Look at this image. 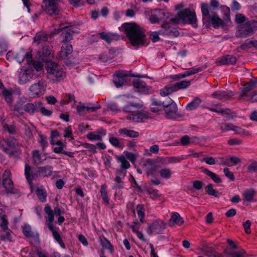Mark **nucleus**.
I'll use <instances>...</instances> for the list:
<instances>
[{
  "instance_id": "11",
  "label": "nucleus",
  "mask_w": 257,
  "mask_h": 257,
  "mask_svg": "<svg viewBox=\"0 0 257 257\" xmlns=\"http://www.w3.org/2000/svg\"><path fill=\"white\" fill-rule=\"evenodd\" d=\"M114 183L113 185V189H122L124 187V183L123 181L126 176L124 171H116L115 172Z\"/></svg>"
},
{
  "instance_id": "12",
  "label": "nucleus",
  "mask_w": 257,
  "mask_h": 257,
  "mask_svg": "<svg viewBox=\"0 0 257 257\" xmlns=\"http://www.w3.org/2000/svg\"><path fill=\"white\" fill-rule=\"evenodd\" d=\"M25 175L29 183H31L32 181L36 179L39 175V173L35 169L32 168L29 165L26 164L25 167Z\"/></svg>"
},
{
  "instance_id": "25",
  "label": "nucleus",
  "mask_w": 257,
  "mask_h": 257,
  "mask_svg": "<svg viewBox=\"0 0 257 257\" xmlns=\"http://www.w3.org/2000/svg\"><path fill=\"white\" fill-rule=\"evenodd\" d=\"M25 104L24 102L20 100L16 102L14 106L13 111L16 115H22L25 112Z\"/></svg>"
},
{
  "instance_id": "55",
  "label": "nucleus",
  "mask_w": 257,
  "mask_h": 257,
  "mask_svg": "<svg viewBox=\"0 0 257 257\" xmlns=\"http://www.w3.org/2000/svg\"><path fill=\"white\" fill-rule=\"evenodd\" d=\"M109 142L113 146L118 148H122L123 146L122 144L119 140L115 137H111L109 138Z\"/></svg>"
},
{
  "instance_id": "2",
  "label": "nucleus",
  "mask_w": 257,
  "mask_h": 257,
  "mask_svg": "<svg viewBox=\"0 0 257 257\" xmlns=\"http://www.w3.org/2000/svg\"><path fill=\"white\" fill-rule=\"evenodd\" d=\"M0 148L10 156H16L20 153L19 142L14 137H10L0 141Z\"/></svg>"
},
{
  "instance_id": "62",
  "label": "nucleus",
  "mask_w": 257,
  "mask_h": 257,
  "mask_svg": "<svg viewBox=\"0 0 257 257\" xmlns=\"http://www.w3.org/2000/svg\"><path fill=\"white\" fill-rule=\"evenodd\" d=\"M86 137L90 141L101 140V137L99 135H96L95 132H90L87 135Z\"/></svg>"
},
{
  "instance_id": "30",
  "label": "nucleus",
  "mask_w": 257,
  "mask_h": 257,
  "mask_svg": "<svg viewBox=\"0 0 257 257\" xmlns=\"http://www.w3.org/2000/svg\"><path fill=\"white\" fill-rule=\"evenodd\" d=\"M152 227L155 233H161L165 227V224L161 220H157L152 224Z\"/></svg>"
},
{
  "instance_id": "21",
  "label": "nucleus",
  "mask_w": 257,
  "mask_h": 257,
  "mask_svg": "<svg viewBox=\"0 0 257 257\" xmlns=\"http://www.w3.org/2000/svg\"><path fill=\"white\" fill-rule=\"evenodd\" d=\"M177 106L176 103L172 104L170 106L164 108L166 117L167 118H175L177 115Z\"/></svg>"
},
{
  "instance_id": "48",
  "label": "nucleus",
  "mask_w": 257,
  "mask_h": 257,
  "mask_svg": "<svg viewBox=\"0 0 257 257\" xmlns=\"http://www.w3.org/2000/svg\"><path fill=\"white\" fill-rule=\"evenodd\" d=\"M206 193L211 196H214L215 197H218V193L217 191L213 188V185L210 184L207 185L205 188Z\"/></svg>"
},
{
  "instance_id": "32",
  "label": "nucleus",
  "mask_w": 257,
  "mask_h": 257,
  "mask_svg": "<svg viewBox=\"0 0 257 257\" xmlns=\"http://www.w3.org/2000/svg\"><path fill=\"white\" fill-rule=\"evenodd\" d=\"M176 91L174 85H169L160 90V94L162 96H166Z\"/></svg>"
},
{
  "instance_id": "23",
  "label": "nucleus",
  "mask_w": 257,
  "mask_h": 257,
  "mask_svg": "<svg viewBox=\"0 0 257 257\" xmlns=\"http://www.w3.org/2000/svg\"><path fill=\"white\" fill-rule=\"evenodd\" d=\"M117 160L118 162L120 163V168L116 171H124L126 174V170L131 166L129 162L127 161L125 157L123 155L117 156Z\"/></svg>"
},
{
  "instance_id": "41",
  "label": "nucleus",
  "mask_w": 257,
  "mask_h": 257,
  "mask_svg": "<svg viewBox=\"0 0 257 257\" xmlns=\"http://www.w3.org/2000/svg\"><path fill=\"white\" fill-rule=\"evenodd\" d=\"M42 49L40 51L41 54V57H42V59H44L45 58L49 56L51 53V48L49 45H42Z\"/></svg>"
},
{
  "instance_id": "51",
  "label": "nucleus",
  "mask_w": 257,
  "mask_h": 257,
  "mask_svg": "<svg viewBox=\"0 0 257 257\" xmlns=\"http://www.w3.org/2000/svg\"><path fill=\"white\" fill-rule=\"evenodd\" d=\"M160 176L164 179H169L172 175L171 171L169 168H163L160 171Z\"/></svg>"
},
{
  "instance_id": "27",
  "label": "nucleus",
  "mask_w": 257,
  "mask_h": 257,
  "mask_svg": "<svg viewBox=\"0 0 257 257\" xmlns=\"http://www.w3.org/2000/svg\"><path fill=\"white\" fill-rule=\"evenodd\" d=\"M118 132L120 135H123L126 137L132 138H137L139 136V133L138 132L132 130H128L126 128L119 129Z\"/></svg>"
},
{
  "instance_id": "34",
  "label": "nucleus",
  "mask_w": 257,
  "mask_h": 257,
  "mask_svg": "<svg viewBox=\"0 0 257 257\" xmlns=\"http://www.w3.org/2000/svg\"><path fill=\"white\" fill-rule=\"evenodd\" d=\"M100 192L101 197L103 200V203L106 205H108L109 203V200L108 197L106 186L105 184L101 186Z\"/></svg>"
},
{
  "instance_id": "50",
  "label": "nucleus",
  "mask_w": 257,
  "mask_h": 257,
  "mask_svg": "<svg viewBox=\"0 0 257 257\" xmlns=\"http://www.w3.org/2000/svg\"><path fill=\"white\" fill-rule=\"evenodd\" d=\"M203 69V67H192L189 69H188L187 71H186L184 72V74H185L186 77L187 76H189L191 75L196 74L200 71H202Z\"/></svg>"
},
{
  "instance_id": "64",
  "label": "nucleus",
  "mask_w": 257,
  "mask_h": 257,
  "mask_svg": "<svg viewBox=\"0 0 257 257\" xmlns=\"http://www.w3.org/2000/svg\"><path fill=\"white\" fill-rule=\"evenodd\" d=\"M5 233L1 234V239L2 240H11V232L10 230H6Z\"/></svg>"
},
{
  "instance_id": "1",
  "label": "nucleus",
  "mask_w": 257,
  "mask_h": 257,
  "mask_svg": "<svg viewBox=\"0 0 257 257\" xmlns=\"http://www.w3.org/2000/svg\"><path fill=\"white\" fill-rule=\"evenodd\" d=\"M122 28L132 45L137 47L144 45L146 35L143 28L135 23H125Z\"/></svg>"
},
{
  "instance_id": "45",
  "label": "nucleus",
  "mask_w": 257,
  "mask_h": 257,
  "mask_svg": "<svg viewBox=\"0 0 257 257\" xmlns=\"http://www.w3.org/2000/svg\"><path fill=\"white\" fill-rule=\"evenodd\" d=\"M254 192L252 189L245 190L242 194L244 200L246 201H251L253 200Z\"/></svg>"
},
{
  "instance_id": "36",
  "label": "nucleus",
  "mask_w": 257,
  "mask_h": 257,
  "mask_svg": "<svg viewBox=\"0 0 257 257\" xmlns=\"http://www.w3.org/2000/svg\"><path fill=\"white\" fill-rule=\"evenodd\" d=\"M100 244L103 248L107 249L110 253H113L114 251L113 246L110 243V241L107 238L105 237L101 238Z\"/></svg>"
},
{
  "instance_id": "35",
  "label": "nucleus",
  "mask_w": 257,
  "mask_h": 257,
  "mask_svg": "<svg viewBox=\"0 0 257 257\" xmlns=\"http://www.w3.org/2000/svg\"><path fill=\"white\" fill-rule=\"evenodd\" d=\"M203 172L209 176L215 183H221L222 180L220 178V177L214 173L213 172H211V171L209 170L208 169H205L203 171Z\"/></svg>"
},
{
  "instance_id": "18",
  "label": "nucleus",
  "mask_w": 257,
  "mask_h": 257,
  "mask_svg": "<svg viewBox=\"0 0 257 257\" xmlns=\"http://www.w3.org/2000/svg\"><path fill=\"white\" fill-rule=\"evenodd\" d=\"M128 76V75L123 72H118L113 75V80L117 87H120L124 85L126 82L125 77Z\"/></svg>"
},
{
  "instance_id": "37",
  "label": "nucleus",
  "mask_w": 257,
  "mask_h": 257,
  "mask_svg": "<svg viewBox=\"0 0 257 257\" xmlns=\"http://www.w3.org/2000/svg\"><path fill=\"white\" fill-rule=\"evenodd\" d=\"M155 12L157 14V16L158 17L160 21H164L168 19L170 16V14L169 12H165L164 10L161 9L156 10Z\"/></svg>"
},
{
  "instance_id": "22",
  "label": "nucleus",
  "mask_w": 257,
  "mask_h": 257,
  "mask_svg": "<svg viewBox=\"0 0 257 257\" xmlns=\"http://www.w3.org/2000/svg\"><path fill=\"white\" fill-rule=\"evenodd\" d=\"M183 223L184 220L183 218L180 216L179 214L177 212H174L169 220V225L170 226H173L175 224L180 226L183 224Z\"/></svg>"
},
{
  "instance_id": "58",
  "label": "nucleus",
  "mask_w": 257,
  "mask_h": 257,
  "mask_svg": "<svg viewBox=\"0 0 257 257\" xmlns=\"http://www.w3.org/2000/svg\"><path fill=\"white\" fill-rule=\"evenodd\" d=\"M61 37L63 38V41L65 42V43H67L71 40L72 33L70 31L63 32L61 34Z\"/></svg>"
},
{
  "instance_id": "53",
  "label": "nucleus",
  "mask_w": 257,
  "mask_h": 257,
  "mask_svg": "<svg viewBox=\"0 0 257 257\" xmlns=\"http://www.w3.org/2000/svg\"><path fill=\"white\" fill-rule=\"evenodd\" d=\"M39 136L40 137V139L38 140V142L40 144L42 148V150L44 151L48 145L47 138L45 135L42 134H39Z\"/></svg>"
},
{
  "instance_id": "59",
  "label": "nucleus",
  "mask_w": 257,
  "mask_h": 257,
  "mask_svg": "<svg viewBox=\"0 0 257 257\" xmlns=\"http://www.w3.org/2000/svg\"><path fill=\"white\" fill-rule=\"evenodd\" d=\"M23 232L26 236L28 237H31L33 236V233L31 231V227L29 225H25L23 226Z\"/></svg>"
},
{
  "instance_id": "60",
  "label": "nucleus",
  "mask_w": 257,
  "mask_h": 257,
  "mask_svg": "<svg viewBox=\"0 0 257 257\" xmlns=\"http://www.w3.org/2000/svg\"><path fill=\"white\" fill-rule=\"evenodd\" d=\"M233 127V124L232 123H221L220 124V128L223 132H226L232 130Z\"/></svg>"
},
{
  "instance_id": "31",
  "label": "nucleus",
  "mask_w": 257,
  "mask_h": 257,
  "mask_svg": "<svg viewBox=\"0 0 257 257\" xmlns=\"http://www.w3.org/2000/svg\"><path fill=\"white\" fill-rule=\"evenodd\" d=\"M202 102L200 98L198 97L194 98L191 102L189 103L186 106V108L188 110H192L198 107Z\"/></svg>"
},
{
  "instance_id": "61",
  "label": "nucleus",
  "mask_w": 257,
  "mask_h": 257,
  "mask_svg": "<svg viewBox=\"0 0 257 257\" xmlns=\"http://www.w3.org/2000/svg\"><path fill=\"white\" fill-rule=\"evenodd\" d=\"M248 172L253 173L257 172V162L254 161L249 164L247 167Z\"/></svg>"
},
{
  "instance_id": "3",
  "label": "nucleus",
  "mask_w": 257,
  "mask_h": 257,
  "mask_svg": "<svg viewBox=\"0 0 257 257\" xmlns=\"http://www.w3.org/2000/svg\"><path fill=\"white\" fill-rule=\"evenodd\" d=\"M46 70L49 74L53 75L58 80L65 77V73L63 69L52 61L46 62Z\"/></svg>"
},
{
  "instance_id": "56",
  "label": "nucleus",
  "mask_w": 257,
  "mask_h": 257,
  "mask_svg": "<svg viewBox=\"0 0 257 257\" xmlns=\"http://www.w3.org/2000/svg\"><path fill=\"white\" fill-rule=\"evenodd\" d=\"M204 254L208 257H224L222 254L215 251L206 250Z\"/></svg>"
},
{
  "instance_id": "14",
  "label": "nucleus",
  "mask_w": 257,
  "mask_h": 257,
  "mask_svg": "<svg viewBox=\"0 0 257 257\" xmlns=\"http://www.w3.org/2000/svg\"><path fill=\"white\" fill-rule=\"evenodd\" d=\"M72 52V46L68 43H64L62 46L61 50L59 52L58 55L60 58L63 59L70 55Z\"/></svg>"
},
{
  "instance_id": "29",
  "label": "nucleus",
  "mask_w": 257,
  "mask_h": 257,
  "mask_svg": "<svg viewBox=\"0 0 257 257\" xmlns=\"http://www.w3.org/2000/svg\"><path fill=\"white\" fill-rule=\"evenodd\" d=\"M232 95L231 91H217L212 93V96L218 99H227Z\"/></svg>"
},
{
  "instance_id": "63",
  "label": "nucleus",
  "mask_w": 257,
  "mask_h": 257,
  "mask_svg": "<svg viewBox=\"0 0 257 257\" xmlns=\"http://www.w3.org/2000/svg\"><path fill=\"white\" fill-rule=\"evenodd\" d=\"M231 10L233 12H236L241 9V5L235 0H233L232 4L230 6Z\"/></svg>"
},
{
  "instance_id": "16",
  "label": "nucleus",
  "mask_w": 257,
  "mask_h": 257,
  "mask_svg": "<svg viewBox=\"0 0 257 257\" xmlns=\"http://www.w3.org/2000/svg\"><path fill=\"white\" fill-rule=\"evenodd\" d=\"M133 85L137 89V91L144 93H148L149 88L147 86L146 83L140 79H135L133 81Z\"/></svg>"
},
{
  "instance_id": "20",
  "label": "nucleus",
  "mask_w": 257,
  "mask_h": 257,
  "mask_svg": "<svg viewBox=\"0 0 257 257\" xmlns=\"http://www.w3.org/2000/svg\"><path fill=\"white\" fill-rule=\"evenodd\" d=\"M32 76L33 74L30 70H21L19 75V82L22 84L26 83L32 79Z\"/></svg>"
},
{
  "instance_id": "57",
  "label": "nucleus",
  "mask_w": 257,
  "mask_h": 257,
  "mask_svg": "<svg viewBox=\"0 0 257 257\" xmlns=\"http://www.w3.org/2000/svg\"><path fill=\"white\" fill-rule=\"evenodd\" d=\"M98 35H99V38L105 41L108 44H110L112 41V38L111 36L109 34H106L105 32H101L98 33Z\"/></svg>"
},
{
  "instance_id": "26",
  "label": "nucleus",
  "mask_w": 257,
  "mask_h": 257,
  "mask_svg": "<svg viewBox=\"0 0 257 257\" xmlns=\"http://www.w3.org/2000/svg\"><path fill=\"white\" fill-rule=\"evenodd\" d=\"M1 86L4 87L2 83L1 84ZM13 91H14L12 88L7 89L5 88H3L2 94L8 103H11L13 102Z\"/></svg>"
},
{
  "instance_id": "52",
  "label": "nucleus",
  "mask_w": 257,
  "mask_h": 257,
  "mask_svg": "<svg viewBox=\"0 0 257 257\" xmlns=\"http://www.w3.org/2000/svg\"><path fill=\"white\" fill-rule=\"evenodd\" d=\"M194 138L190 139L189 136L185 135L180 139V142L182 145L186 146L190 144L194 143Z\"/></svg>"
},
{
  "instance_id": "38",
  "label": "nucleus",
  "mask_w": 257,
  "mask_h": 257,
  "mask_svg": "<svg viewBox=\"0 0 257 257\" xmlns=\"http://www.w3.org/2000/svg\"><path fill=\"white\" fill-rule=\"evenodd\" d=\"M38 172L39 175L41 174L44 177L49 176L52 174V168L50 166L40 167Z\"/></svg>"
},
{
  "instance_id": "19",
  "label": "nucleus",
  "mask_w": 257,
  "mask_h": 257,
  "mask_svg": "<svg viewBox=\"0 0 257 257\" xmlns=\"http://www.w3.org/2000/svg\"><path fill=\"white\" fill-rule=\"evenodd\" d=\"M162 29L159 30L160 34L166 35H178V32L176 31L173 28H172L170 25L168 23H164L162 25Z\"/></svg>"
},
{
  "instance_id": "33",
  "label": "nucleus",
  "mask_w": 257,
  "mask_h": 257,
  "mask_svg": "<svg viewBox=\"0 0 257 257\" xmlns=\"http://www.w3.org/2000/svg\"><path fill=\"white\" fill-rule=\"evenodd\" d=\"M149 117V113L144 112L135 113V121L141 122L146 121Z\"/></svg>"
},
{
  "instance_id": "44",
  "label": "nucleus",
  "mask_w": 257,
  "mask_h": 257,
  "mask_svg": "<svg viewBox=\"0 0 257 257\" xmlns=\"http://www.w3.org/2000/svg\"><path fill=\"white\" fill-rule=\"evenodd\" d=\"M210 23H211L215 28H218L224 24L223 21L219 18L217 14L214 16L213 19L210 22Z\"/></svg>"
},
{
  "instance_id": "13",
  "label": "nucleus",
  "mask_w": 257,
  "mask_h": 257,
  "mask_svg": "<svg viewBox=\"0 0 257 257\" xmlns=\"http://www.w3.org/2000/svg\"><path fill=\"white\" fill-rule=\"evenodd\" d=\"M41 105H42V103L40 101L25 103V111L30 114H33L39 111Z\"/></svg>"
},
{
  "instance_id": "6",
  "label": "nucleus",
  "mask_w": 257,
  "mask_h": 257,
  "mask_svg": "<svg viewBox=\"0 0 257 257\" xmlns=\"http://www.w3.org/2000/svg\"><path fill=\"white\" fill-rule=\"evenodd\" d=\"M42 8L46 14L50 16L58 15L59 10L56 2L54 0H44L42 4Z\"/></svg>"
},
{
  "instance_id": "15",
  "label": "nucleus",
  "mask_w": 257,
  "mask_h": 257,
  "mask_svg": "<svg viewBox=\"0 0 257 257\" xmlns=\"http://www.w3.org/2000/svg\"><path fill=\"white\" fill-rule=\"evenodd\" d=\"M48 35L44 32L37 33L34 37V43L37 46L39 45H44L48 41Z\"/></svg>"
},
{
  "instance_id": "43",
  "label": "nucleus",
  "mask_w": 257,
  "mask_h": 257,
  "mask_svg": "<svg viewBox=\"0 0 257 257\" xmlns=\"http://www.w3.org/2000/svg\"><path fill=\"white\" fill-rule=\"evenodd\" d=\"M36 192L39 200L42 202H45L46 201L47 193L45 189L42 187L38 188L36 190Z\"/></svg>"
},
{
  "instance_id": "40",
  "label": "nucleus",
  "mask_w": 257,
  "mask_h": 257,
  "mask_svg": "<svg viewBox=\"0 0 257 257\" xmlns=\"http://www.w3.org/2000/svg\"><path fill=\"white\" fill-rule=\"evenodd\" d=\"M44 211L46 214L48 215L47 220L49 222H53L55 213L53 210H52L50 206L48 204H46L44 208Z\"/></svg>"
},
{
  "instance_id": "10",
  "label": "nucleus",
  "mask_w": 257,
  "mask_h": 257,
  "mask_svg": "<svg viewBox=\"0 0 257 257\" xmlns=\"http://www.w3.org/2000/svg\"><path fill=\"white\" fill-rule=\"evenodd\" d=\"M100 108L99 104L92 105L91 104L85 105L80 102L77 106V111L80 115H84L87 112H94Z\"/></svg>"
},
{
  "instance_id": "46",
  "label": "nucleus",
  "mask_w": 257,
  "mask_h": 257,
  "mask_svg": "<svg viewBox=\"0 0 257 257\" xmlns=\"http://www.w3.org/2000/svg\"><path fill=\"white\" fill-rule=\"evenodd\" d=\"M137 211L138 217L142 223L144 222L145 218V209L143 205H138L137 207Z\"/></svg>"
},
{
  "instance_id": "47",
  "label": "nucleus",
  "mask_w": 257,
  "mask_h": 257,
  "mask_svg": "<svg viewBox=\"0 0 257 257\" xmlns=\"http://www.w3.org/2000/svg\"><path fill=\"white\" fill-rule=\"evenodd\" d=\"M161 107V102L158 101L155 99L153 100L152 104L150 106V109L152 112H158L161 109L160 107Z\"/></svg>"
},
{
  "instance_id": "28",
  "label": "nucleus",
  "mask_w": 257,
  "mask_h": 257,
  "mask_svg": "<svg viewBox=\"0 0 257 257\" xmlns=\"http://www.w3.org/2000/svg\"><path fill=\"white\" fill-rule=\"evenodd\" d=\"M254 88L251 84H250L248 82L245 83L243 85V87L241 90V93L240 94V97L246 96L250 97V95L252 93V92H251L252 90Z\"/></svg>"
},
{
  "instance_id": "39",
  "label": "nucleus",
  "mask_w": 257,
  "mask_h": 257,
  "mask_svg": "<svg viewBox=\"0 0 257 257\" xmlns=\"http://www.w3.org/2000/svg\"><path fill=\"white\" fill-rule=\"evenodd\" d=\"M32 158L35 164H39L43 161L40 151L37 150H35L32 152Z\"/></svg>"
},
{
  "instance_id": "8",
  "label": "nucleus",
  "mask_w": 257,
  "mask_h": 257,
  "mask_svg": "<svg viewBox=\"0 0 257 257\" xmlns=\"http://www.w3.org/2000/svg\"><path fill=\"white\" fill-rule=\"evenodd\" d=\"M11 172L10 170H6L5 171L3 174L2 185L6 189L7 193H13L14 192V184L13 182L11 179Z\"/></svg>"
},
{
  "instance_id": "54",
  "label": "nucleus",
  "mask_w": 257,
  "mask_h": 257,
  "mask_svg": "<svg viewBox=\"0 0 257 257\" xmlns=\"http://www.w3.org/2000/svg\"><path fill=\"white\" fill-rule=\"evenodd\" d=\"M26 52L24 50H21L18 52L16 56L15 59L18 63H22L25 59Z\"/></svg>"
},
{
  "instance_id": "9",
  "label": "nucleus",
  "mask_w": 257,
  "mask_h": 257,
  "mask_svg": "<svg viewBox=\"0 0 257 257\" xmlns=\"http://www.w3.org/2000/svg\"><path fill=\"white\" fill-rule=\"evenodd\" d=\"M201 9L203 23H210L216 14L213 11L209 10V5L207 3H202Z\"/></svg>"
},
{
  "instance_id": "42",
  "label": "nucleus",
  "mask_w": 257,
  "mask_h": 257,
  "mask_svg": "<svg viewBox=\"0 0 257 257\" xmlns=\"http://www.w3.org/2000/svg\"><path fill=\"white\" fill-rule=\"evenodd\" d=\"M190 80H183L176 83L174 84L176 91L179 89H185L189 87L190 85Z\"/></svg>"
},
{
  "instance_id": "4",
  "label": "nucleus",
  "mask_w": 257,
  "mask_h": 257,
  "mask_svg": "<svg viewBox=\"0 0 257 257\" xmlns=\"http://www.w3.org/2000/svg\"><path fill=\"white\" fill-rule=\"evenodd\" d=\"M257 30V22L251 20L243 24L238 31L240 37H246Z\"/></svg>"
},
{
  "instance_id": "5",
  "label": "nucleus",
  "mask_w": 257,
  "mask_h": 257,
  "mask_svg": "<svg viewBox=\"0 0 257 257\" xmlns=\"http://www.w3.org/2000/svg\"><path fill=\"white\" fill-rule=\"evenodd\" d=\"M178 16L184 23L196 25L197 18L194 12H192L189 9H185L178 12Z\"/></svg>"
},
{
  "instance_id": "7",
  "label": "nucleus",
  "mask_w": 257,
  "mask_h": 257,
  "mask_svg": "<svg viewBox=\"0 0 257 257\" xmlns=\"http://www.w3.org/2000/svg\"><path fill=\"white\" fill-rule=\"evenodd\" d=\"M227 242L230 247L224 250L223 252L225 257H236L238 256L239 252H242L243 254H244L245 251L242 249L239 248L232 240L228 239Z\"/></svg>"
},
{
  "instance_id": "49",
  "label": "nucleus",
  "mask_w": 257,
  "mask_h": 257,
  "mask_svg": "<svg viewBox=\"0 0 257 257\" xmlns=\"http://www.w3.org/2000/svg\"><path fill=\"white\" fill-rule=\"evenodd\" d=\"M54 238L59 244L63 248H65L66 246L59 231L54 232L52 234Z\"/></svg>"
},
{
  "instance_id": "17",
  "label": "nucleus",
  "mask_w": 257,
  "mask_h": 257,
  "mask_svg": "<svg viewBox=\"0 0 257 257\" xmlns=\"http://www.w3.org/2000/svg\"><path fill=\"white\" fill-rule=\"evenodd\" d=\"M29 90L33 96H40L43 94L44 88L43 84L39 82L31 86Z\"/></svg>"
},
{
  "instance_id": "24",
  "label": "nucleus",
  "mask_w": 257,
  "mask_h": 257,
  "mask_svg": "<svg viewBox=\"0 0 257 257\" xmlns=\"http://www.w3.org/2000/svg\"><path fill=\"white\" fill-rule=\"evenodd\" d=\"M236 61V59L233 55H227L221 57L219 60V63L221 65H233Z\"/></svg>"
}]
</instances>
